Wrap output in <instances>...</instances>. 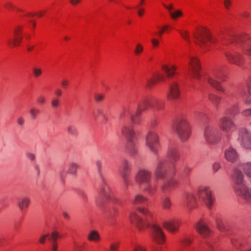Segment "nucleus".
<instances>
[{"label":"nucleus","mask_w":251,"mask_h":251,"mask_svg":"<svg viewBox=\"0 0 251 251\" xmlns=\"http://www.w3.org/2000/svg\"><path fill=\"white\" fill-rule=\"evenodd\" d=\"M129 220L139 231H143L146 229L151 227V236L157 244L163 245L165 243V234L161 227L155 223L151 225L148 219H143L135 211L130 212Z\"/></svg>","instance_id":"nucleus-1"},{"label":"nucleus","mask_w":251,"mask_h":251,"mask_svg":"<svg viewBox=\"0 0 251 251\" xmlns=\"http://www.w3.org/2000/svg\"><path fill=\"white\" fill-rule=\"evenodd\" d=\"M166 156L167 159H160L156 163L153 173L156 179H163L168 172L175 173L176 163L180 158V154L177 147L175 145H170Z\"/></svg>","instance_id":"nucleus-2"},{"label":"nucleus","mask_w":251,"mask_h":251,"mask_svg":"<svg viewBox=\"0 0 251 251\" xmlns=\"http://www.w3.org/2000/svg\"><path fill=\"white\" fill-rule=\"evenodd\" d=\"M223 42L226 46L233 44L245 55L251 56V36L248 34L243 33L238 35H230Z\"/></svg>","instance_id":"nucleus-3"},{"label":"nucleus","mask_w":251,"mask_h":251,"mask_svg":"<svg viewBox=\"0 0 251 251\" xmlns=\"http://www.w3.org/2000/svg\"><path fill=\"white\" fill-rule=\"evenodd\" d=\"M243 175L240 169L235 168L233 170L232 178L234 180V189L237 195L251 203V189H249L245 185L243 180Z\"/></svg>","instance_id":"nucleus-4"},{"label":"nucleus","mask_w":251,"mask_h":251,"mask_svg":"<svg viewBox=\"0 0 251 251\" xmlns=\"http://www.w3.org/2000/svg\"><path fill=\"white\" fill-rule=\"evenodd\" d=\"M217 37L212 35L209 30L206 28H199L195 35V42L205 51L212 49V46L217 42Z\"/></svg>","instance_id":"nucleus-5"},{"label":"nucleus","mask_w":251,"mask_h":251,"mask_svg":"<svg viewBox=\"0 0 251 251\" xmlns=\"http://www.w3.org/2000/svg\"><path fill=\"white\" fill-rule=\"evenodd\" d=\"M101 186L99 194L96 198V204L99 207H102L106 201H109L115 204L121 203L120 201L114 196L105 181L102 177Z\"/></svg>","instance_id":"nucleus-6"},{"label":"nucleus","mask_w":251,"mask_h":251,"mask_svg":"<svg viewBox=\"0 0 251 251\" xmlns=\"http://www.w3.org/2000/svg\"><path fill=\"white\" fill-rule=\"evenodd\" d=\"M176 131L182 142H186L191 136V128L186 116L181 115L178 116L175 124Z\"/></svg>","instance_id":"nucleus-7"},{"label":"nucleus","mask_w":251,"mask_h":251,"mask_svg":"<svg viewBox=\"0 0 251 251\" xmlns=\"http://www.w3.org/2000/svg\"><path fill=\"white\" fill-rule=\"evenodd\" d=\"M226 76L223 71L217 68L211 71L206 79L207 82L215 89L228 96L226 93L225 88L221 84L222 82L225 80Z\"/></svg>","instance_id":"nucleus-8"},{"label":"nucleus","mask_w":251,"mask_h":251,"mask_svg":"<svg viewBox=\"0 0 251 251\" xmlns=\"http://www.w3.org/2000/svg\"><path fill=\"white\" fill-rule=\"evenodd\" d=\"M121 132L126 139V149L131 155L135 154L137 151V147L135 141L136 136L133 126L131 125H125L121 129Z\"/></svg>","instance_id":"nucleus-9"},{"label":"nucleus","mask_w":251,"mask_h":251,"mask_svg":"<svg viewBox=\"0 0 251 251\" xmlns=\"http://www.w3.org/2000/svg\"><path fill=\"white\" fill-rule=\"evenodd\" d=\"M233 44L231 50H226L224 52L225 57L229 64L234 65L239 67H242L245 64V58L240 52V49H237Z\"/></svg>","instance_id":"nucleus-10"},{"label":"nucleus","mask_w":251,"mask_h":251,"mask_svg":"<svg viewBox=\"0 0 251 251\" xmlns=\"http://www.w3.org/2000/svg\"><path fill=\"white\" fill-rule=\"evenodd\" d=\"M146 147L152 152L156 154L160 148V138L156 131L149 130L145 136Z\"/></svg>","instance_id":"nucleus-11"},{"label":"nucleus","mask_w":251,"mask_h":251,"mask_svg":"<svg viewBox=\"0 0 251 251\" xmlns=\"http://www.w3.org/2000/svg\"><path fill=\"white\" fill-rule=\"evenodd\" d=\"M197 195L200 199L208 208H211L214 203L215 199L210 188L206 186H200Z\"/></svg>","instance_id":"nucleus-12"},{"label":"nucleus","mask_w":251,"mask_h":251,"mask_svg":"<svg viewBox=\"0 0 251 251\" xmlns=\"http://www.w3.org/2000/svg\"><path fill=\"white\" fill-rule=\"evenodd\" d=\"M197 195L200 199L208 208H211L214 203L215 199L210 188L206 186H200Z\"/></svg>","instance_id":"nucleus-13"},{"label":"nucleus","mask_w":251,"mask_h":251,"mask_svg":"<svg viewBox=\"0 0 251 251\" xmlns=\"http://www.w3.org/2000/svg\"><path fill=\"white\" fill-rule=\"evenodd\" d=\"M203 137L205 143L209 146L217 144L221 140V135L217 129L212 126L205 127L203 133Z\"/></svg>","instance_id":"nucleus-14"},{"label":"nucleus","mask_w":251,"mask_h":251,"mask_svg":"<svg viewBox=\"0 0 251 251\" xmlns=\"http://www.w3.org/2000/svg\"><path fill=\"white\" fill-rule=\"evenodd\" d=\"M142 101L147 110L153 108L156 111H161L164 110L165 107V101L153 95L150 96Z\"/></svg>","instance_id":"nucleus-15"},{"label":"nucleus","mask_w":251,"mask_h":251,"mask_svg":"<svg viewBox=\"0 0 251 251\" xmlns=\"http://www.w3.org/2000/svg\"><path fill=\"white\" fill-rule=\"evenodd\" d=\"M119 171L124 185L127 188L130 184V176L131 174V167L127 160L125 159L122 161Z\"/></svg>","instance_id":"nucleus-16"},{"label":"nucleus","mask_w":251,"mask_h":251,"mask_svg":"<svg viewBox=\"0 0 251 251\" xmlns=\"http://www.w3.org/2000/svg\"><path fill=\"white\" fill-rule=\"evenodd\" d=\"M218 126L219 128L227 135L231 133L235 127L234 122L227 116H224L219 119Z\"/></svg>","instance_id":"nucleus-17"},{"label":"nucleus","mask_w":251,"mask_h":251,"mask_svg":"<svg viewBox=\"0 0 251 251\" xmlns=\"http://www.w3.org/2000/svg\"><path fill=\"white\" fill-rule=\"evenodd\" d=\"M196 232L204 238L211 237L213 231L208 227L202 219L200 220L194 226Z\"/></svg>","instance_id":"nucleus-18"},{"label":"nucleus","mask_w":251,"mask_h":251,"mask_svg":"<svg viewBox=\"0 0 251 251\" xmlns=\"http://www.w3.org/2000/svg\"><path fill=\"white\" fill-rule=\"evenodd\" d=\"M189 70L194 78L199 79L201 77L200 70L201 65L198 58L191 56L189 62Z\"/></svg>","instance_id":"nucleus-19"},{"label":"nucleus","mask_w":251,"mask_h":251,"mask_svg":"<svg viewBox=\"0 0 251 251\" xmlns=\"http://www.w3.org/2000/svg\"><path fill=\"white\" fill-rule=\"evenodd\" d=\"M152 173L151 171L145 169H141L137 173L135 177V181L140 185L149 183L151 179Z\"/></svg>","instance_id":"nucleus-20"},{"label":"nucleus","mask_w":251,"mask_h":251,"mask_svg":"<svg viewBox=\"0 0 251 251\" xmlns=\"http://www.w3.org/2000/svg\"><path fill=\"white\" fill-rule=\"evenodd\" d=\"M181 91L179 84L176 81L172 82L169 87V91L166 95L167 100H174L179 99Z\"/></svg>","instance_id":"nucleus-21"},{"label":"nucleus","mask_w":251,"mask_h":251,"mask_svg":"<svg viewBox=\"0 0 251 251\" xmlns=\"http://www.w3.org/2000/svg\"><path fill=\"white\" fill-rule=\"evenodd\" d=\"M238 140L244 148L251 149V134L246 128L240 129Z\"/></svg>","instance_id":"nucleus-22"},{"label":"nucleus","mask_w":251,"mask_h":251,"mask_svg":"<svg viewBox=\"0 0 251 251\" xmlns=\"http://www.w3.org/2000/svg\"><path fill=\"white\" fill-rule=\"evenodd\" d=\"M181 224V221L179 218H173L172 219L165 221L162 225L168 231L171 233H175L179 230V226Z\"/></svg>","instance_id":"nucleus-23"},{"label":"nucleus","mask_w":251,"mask_h":251,"mask_svg":"<svg viewBox=\"0 0 251 251\" xmlns=\"http://www.w3.org/2000/svg\"><path fill=\"white\" fill-rule=\"evenodd\" d=\"M147 110L142 101L138 103L136 112L130 116V118L133 124H140L142 122L141 118L142 113Z\"/></svg>","instance_id":"nucleus-24"},{"label":"nucleus","mask_w":251,"mask_h":251,"mask_svg":"<svg viewBox=\"0 0 251 251\" xmlns=\"http://www.w3.org/2000/svg\"><path fill=\"white\" fill-rule=\"evenodd\" d=\"M179 184L178 181L175 178H171L167 180L162 184L160 189L164 193L170 192Z\"/></svg>","instance_id":"nucleus-25"},{"label":"nucleus","mask_w":251,"mask_h":251,"mask_svg":"<svg viewBox=\"0 0 251 251\" xmlns=\"http://www.w3.org/2000/svg\"><path fill=\"white\" fill-rule=\"evenodd\" d=\"M23 27L22 26L19 25L14 29V35L13 39H10L8 41L10 45L15 47L19 46L23 39V36L21 34Z\"/></svg>","instance_id":"nucleus-26"},{"label":"nucleus","mask_w":251,"mask_h":251,"mask_svg":"<svg viewBox=\"0 0 251 251\" xmlns=\"http://www.w3.org/2000/svg\"><path fill=\"white\" fill-rule=\"evenodd\" d=\"M185 203L186 207L192 210L197 207L196 198L193 193L187 192L185 193Z\"/></svg>","instance_id":"nucleus-27"},{"label":"nucleus","mask_w":251,"mask_h":251,"mask_svg":"<svg viewBox=\"0 0 251 251\" xmlns=\"http://www.w3.org/2000/svg\"><path fill=\"white\" fill-rule=\"evenodd\" d=\"M166 79L164 74L158 72L155 73L153 76L147 81V87L151 88L154 86L157 82L164 81Z\"/></svg>","instance_id":"nucleus-28"},{"label":"nucleus","mask_w":251,"mask_h":251,"mask_svg":"<svg viewBox=\"0 0 251 251\" xmlns=\"http://www.w3.org/2000/svg\"><path fill=\"white\" fill-rule=\"evenodd\" d=\"M162 71L169 78H172L176 74V66L173 63H167L162 65Z\"/></svg>","instance_id":"nucleus-29"},{"label":"nucleus","mask_w":251,"mask_h":251,"mask_svg":"<svg viewBox=\"0 0 251 251\" xmlns=\"http://www.w3.org/2000/svg\"><path fill=\"white\" fill-rule=\"evenodd\" d=\"M224 154L226 159L228 162H234L237 160L238 157L236 151L231 147L226 149L225 151Z\"/></svg>","instance_id":"nucleus-30"},{"label":"nucleus","mask_w":251,"mask_h":251,"mask_svg":"<svg viewBox=\"0 0 251 251\" xmlns=\"http://www.w3.org/2000/svg\"><path fill=\"white\" fill-rule=\"evenodd\" d=\"M92 117L95 121H100L102 122L107 121V118L103 113L102 109L99 108L93 112Z\"/></svg>","instance_id":"nucleus-31"},{"label":"nucleus","mask_w":251,"mask_h":251,"mask_svg":"<svg viewBox=\"0 0 251 251\" xmlns=\"http://www.w3.org/2000/svg\"><path fill=\"white\" fill-rule=\"evenodd\" d=\"M148 199L141 194H136L131 201V203L134 205L143 204L148 201Z\"/></svg>","instance_id":"nucleus-32"},{"label":"nucleus","mask_w":251,"mask_h":251,"mask_svg":"<svg viewBox=\"0 0 251 251\" xmlns=\"http://www.w3.org/2000/svg\"><path fill=\"white\" fill-rule=\"evenodd\" d=\"M45 13V11H40L37 13L22 11L20 15L24 16L23 20H26L27 19L33 17L35 16H36L38 18H41L44 15Z\"/></svg>","instance_id":"nucleus-33"},{"label":"nucleus","mask_w":251,"mask_h":251,"mask_svg":"<svg viewBox=\"0 0 251 251\" xmlns=\"http://www.w3.org/2000/svg\"><path fill=\"white\" fill-rule=\"evenodd\" d=\"M240 111L239 105L238 104H234L230 107L226 108L225 111V114L227 115L235 116L237 115Z\"/></svg>","instance_id":"nucleus-34"},{"label":"nucleus","mask_w":251,"mask_h":251,"mask_svg":"<svg viewBox=\"0 0 251 251\" xmlns=\"http://www.w3.org/2000/svg\"><path fill=\"white\" fill-rule=\"evenodd\" d=\"M78 168V165L76 163L72 162L71 163L69 167L67 170L66 171L64 169H63L62 171L60 172V175L62 177L66 174L67 172L69 174L72 175H75L76 173L77 169Z\"/></svg>","instance_id":"nucleus-35"},{"label":"nucleus","mask_w":251,"mask_h":251,"mask_svg":"<svg viewBox=\"0 0 251 251\" xmlns=\"http://www.w3.org/2000/svg\"><path fill=\"white\" fill-rule=\"evenodd\" d=\"M208 99L213 104L219 105L221 101L222 97L213 93H209L208 95Z\"/></svg>","instance_id":"nucleus-36"},{"label":"nucleus","mask_w":251,"mask_h":251,"mask_svg":"<svg viewBox=\"0 0 251 251\" xmlns=\"http://www.w3.org/2000/svg\"><path fill=\"white\" fill-rule=\"evenodd\" d=\"M87 239L91 242H98L100 240V237L97 231L93 230L88 234Z\"/></svg>","instance_id":"nucleus-37"},{"label":"nucleus","mask_w":251,"mask_h":251,"mask_svg":"<svg viewBox=\"0 0 251 251\" xmlns=\"http://www.w3.org/2000/svg\"><path fill=\"white\" fill-rule=\"evenodd\" d=\"M144 185H145V186L144 188V191L148 193L150 195H153L156 192L157 188V184H152L149 182Z\"/></svg>","instance_id":"nucleus-38"},{"label":"nucleus","mask_w":251,"mask_h":251,"mask_svg":"<svg viewBox=\"0 0 251 251\" xmlns=\"http://www.w3.org/2000/svg\"><path fill=\"white\" fill-rule=\"evenodd\" d=\"M30 204V199L27 197L23 198L18 202V206L21 211L27 209Z\"/></svg>","instance_id":"nucleus-39"},{"label":"nucleus","mask_w":251,"mask_h":251,"mask_svg":"<svg viewBox=\"0 0 251 251\" xmlns=\"http://www.w3.org/2000/svg\"><path fill=\"white\" fill-rule=\"evenodd\" d=\"M60 237H61V236L59 234L58 232L54 231L52 233L51 237L50 238V240L53 242L51 251H57V244L56 243V240L58 238Z\"/></svg>","instance_id":"nucleus-40"},{"label":"nucleus","mask_w":251,"mask_h":251,"mask_svg":"<svg viewBox=\"0 0 251 251\" xmlns=\"http://www.w3.org/2000/svg\"><path fill=\"white\" fill-rule=\"evenodd\" d=\"M136 210L145 216H148L151 219H153L152 213L146 207L137 206Z\"/></svg>","instance_id":"nucleus-41"},{"label":"nucleus","mask_w":251,"mask_h":251,"mask_svg":"<svg viewBox=\"0 0 251 251\" xmlns=\"http://www.w3.org/2000/svg\"><path fill=\"white\" fill-rule=\"evenodd\" d=\"M247 91L249 96L247 97L245 102L247 104H251V76H250L246 82Z\"/></svg>","instance_id":"nucleus-42"},{"label":"nucleus","mask_w":251,"mask_h":251,"mask_svg":"<svg viewBox=\"0 0 251 251\" xmlns=\"http://www.w3.org/2000/svg\"><path fill=\"white\" fill-rule=\"evenodd\" d=\"M131 109L129 106L124 107L119 115V118L121 120H124L126 118L130 117Z\"/></svg>","instance_id":"nucleus-43"},{"label":"nucleus","mask_w":251,"mask_h":251,"mask_svg":"<svg viewBox=\"0 0 251 251\" xmlns=\"http://www.w3.org/2000/svg\"><path fill=\"white\" fill-rule=\"evenodd\" d=\"M5 7L8 10H15L17 13L18 16L22 19H24V16H21V12H25L24 10L19 8L16 7L10 2H7L5 4Z\"/></svg>","instance_id":"nucleus-44"},{"label":"nucleus","mask_w":251,"mask_h":251,"mask_svg":"<svg viewBox=\"0 0 251 251\" xmlns=\"http://www.w3.org/2000/svg\"><path fill=\"white\" fill-rule=\"evenodd\" d=\"M231 242L237 249H240L244 245V240L240 237H236L231 240Z\"/></svg>","instance_id":"nucleus-45"},{"label":"nucleus","mask_w":251,"mask_h":251,"mask_svg":"<svg viewBox=\"0 0 251 251\" xmlns=\"http://www.w3.org/2000/svg\"><path fill=\"white\" fill-rule=\"evenodd\" d=\"M144 48L143 45L139 42L136 44L134 50V54L136 56H140L143 52Z\"/></svg>","instance_id":"nucleus-46"},{"label":"nucleus","mask_w":251,"mask_h":251,"mask_svg":"<svg viewBox=\"0 0 251 251\" xmlns=\"http://www.w3.org/2000/svg\"><path fill=\"white\" fill-rule=\"evenodd\" d=\"M215 222L217 228L221 231L224 232L226 230V228L224 226L222 218L220 216L216 217Z\"/></svg>","instance_id":"nucleus-47"},{"label":"nucleus","mask_w":251,"mask_h":251,"mask_svg":"<svg viewBox=\"0 0 251 251\" xmlns=\"http://www.w3.org/2000/svg\"><path fill=\"white\" fill-rule=\"evenodd\" d=\"M172 206V203L170 198L168 196H166L162 200V206L164 209L169 210Z\"/></svg>","instance_id":"nucleus-48"},{"label":"nucleus","mask_w":251,"mask_h":251,"mask_svg":"<svg viewBox=\"0 0 251 251\" xmlns=\"http://www.w3.org/2000/svg\"><path fill=\"white\" fill-rule=\"evenodd\" d=\"M240 168H242L244 172L249 177H251V163H248L241 165Z\"/></svg>","instance_id":"nucleus-49"},{"label":"nucleus","mask_w":251,"mask_h":251,"mask_svg":"<svg viewBox=\"0 0 251 251\" xmlns=\"http://www.w3.org/2000/svg\"><path fill=\"white\" fill-rule=\"evenodd\" d=\"M183 12L179 9L173 11L170 14V17L173 20H176L178 18H180L183 16Z\"/></svg>","instance_id":"nucleus-50"},{"label":"nucleus","mask_w":251,"mask_h":251,"mask_svg":"<svg viewBox=\"0 0 251 251\" xmlns=\"http://www.w3.org/2000/svg\"><path fill=\"white\" fill-rule=\"evenodd\" d=\"M67 132L68 134L75 136L78 134V131L75 126L73 125H69L67 127Z\"/></svg>","instance_id":"nucleus-51"},{"label":"nucleus","mask_w":251,"mask_h":251,"mask_svg":"<svg viewBox=\"0 0 251 251\" xmlns=\"http://www.w3.org/2000/svg\"><path fill=\"white\" fill-rule=\"evenodd\" d=\"M54 231H53L51 234H50L49 233H47V234H43L42 235H41V236L40 237V238H39V240H38V242L41 244H44L45 243L46 241H47V239H48L51 242V245H52V243L53 242L52 241H51L50 239V237H51L52 233Z\"/></svg>","instance_id":"nucleus-52"},{"label":"nucleus","mask_w":251,"mask_h":251,"mask_svg":"<svg viewBox=\"0 0 251 251\" xmlns=\"http://www.w3.org/2000/svg\"><path fill=\"white\" fill-rule=\"evenodd\" d=\"M193 242V240L188 237H185L180 240L181 246L182 247L189 246Z\"/></svg>","instance_id":"nucleus-53"},{"label":"nucleus","mask_w":251,"mask_h":251,"mask_svg":"<svg viewBox=\"0 0 251 251\" xmlns=\"http://www.w3.org/2000/svg\"><path fill=\"white\" fill-rule=\"evenodd\" d=\"M180 36L186 41L189 42L190 40V34L188 31L185 29L177 30Z\"/></svg>","instance_id":"nucleus-54"},{"label":"nucleus","mask_w":251,"mask_h":251,"mask_svg":"<svg viewBox=\"0 0 251 251\" xmlns=\"http://www.w3.org/2000/svg\"><path fill=\"white\" fill-rule=\"evenodd\" d=\"M40 113V110L35 107H32L29 110V114L32 119H35Z\"/></svg>","instance_id":"nucleus-55"},{"label":"nucleus","mask_w":251,"mask_h":251,"mask_svg":"<svg viewBox=\"0 0 251 251\" xmlns=\"http://www.w3.org/2000/svg\"><path fill=\"white\" fill-rule=\"evenodd\" d=\"M161 39V38H155V37L151 39V42L153 49H157L159 47Z\"/></svg>","instance_id":"nucleus-56"},{"label":"nucleus","mask_w":251,"mask_h":251,"mask_svg":"<svg viewBox=\"0 0 251 251\" xmlns=\"http://www.w3.org/2000/svg\"><path fill=\"white\" fill-rule=\"evenodd\" d=\"M233 0H224L223 4L225 8L227 10H230L232 6Z\"/></svg>","instance_id":"nucleus-57"},{"label":"nucleus","mask_w":251,"mask_h":251,"mask_svg":"<svg viewBox=\"0 0 251 251\" xmlns=\"http://www.w3.org/2000/svg\"><path fill=\"white\" fill-rule=\"evenodd\" d=\"M120 246L118 242H113L111 244L109 247V251H117Z\"/></svg>","instance_id":"nucleus-58"},{"label":"nucleus","mask_w":251,"mask_h":251,"mask_svg":"<svg viewBox=\"0 0 251 251\" xmlns=\"http://www.w3.org/2000/svg\"><path fill=\"white\" fill-rule=\"evenodd\" d=\"M46 102V98L45 96L41 95L37 99V102L40 105H43Z\"/></svg>","instance_id":"nucleus-59"},{"label":"nucleus","mask_w":251,"mask_h":251,"mask_svg":"<svg viewBox=\"0 0 251 251\" xmlns=\"http://www.w3.org/2000/svg\"><path fill=\"white\" fill-rule=\"evenodd\" d=\"M32 72L33 75L35 77H39L42 74V70L38 68H33Z\"/></svg>","instance_id":"nucleus-60"},{"label":"nucleus","mask_w":251,"mask_h":251,"mask_svg":"<svg viewBox=\"0 0 251 251\" xmlns=\"http://www.w3.org/2000/svg\"><path fill=\"white\" fill-rule=\"evenodd\" d=\"M26 157L31 162H34L35 160L36 156L33 153L27 152L26 153Z\"/></svg>","instance_id":"nucleus-61"},{"label":"nucleus","mask_w":251,"mask_h":251,"mask_svg":"<svg viewBox=\"0 0 251 251\" xmlns=\"http://www.w3.org/2000/svg\"><path fill=\"white\" fill-rule=\"evenodd\" d=\"M133 251H147V250L144 246L137 244L134 247Z\"/></svg>","instance_id":"nucleus-62"},{"label":"nucleus","mask_w":251,"mask_h":251,"mask_svg":"<svg viewBox=\"0 0 251 251\" xmlns=\"http://www.w3.org/2000/svg\"><path fill=\"white\" fill-rule=\"evenodd\" d=\"M51 106L53 108H57L59 106L60 101L59 100L56 98L53 99L51 101Z\"/></svg>","instance_id":"nucleus-63"},{"label":"nucleus","mask_w":251,"mask_h":251,"mask_svg":"<svg viewBox=\"0 0 251 251\" xmlns=\"http://www.w3.org/2000/svg\"><path fill=\"white\" fill-rule=\"evenodd\" d=\"M241 115L243 117H248L251 116V108H247L243 110L241 112Z\"/></svg>","instance_id":"nucleus-64"}]
</instances>
